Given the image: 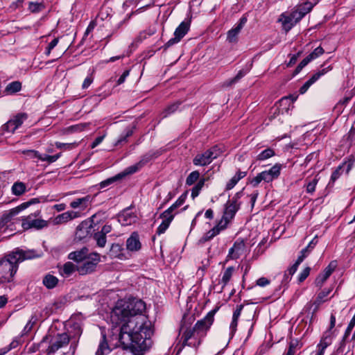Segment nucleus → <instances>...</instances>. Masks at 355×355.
<instances>
[{
    "instance_id": "c03bdc74",
    "label": "nucleus",
    "mask_w": 355,
    "mask_h": 355,
    "mask_svg": "<svg viewBox=\"0 0 355 355\" xmlns=\"http://www.w3.org/2000/svg\"><path fill=\"white\" fill-rule=\"evenodd\" d=\"M180 105V102L177 101L170 105H168L163 112L164 117H166L168 115L174 113Z\"/></svg>"
},
{
    "instance_id": "412c9836",
    "label": "nucleus",
    "mask_w": 355,
    "mask_h": 355,
    "mask_svg": "<svg viewBox=\"0 0 355 355\" xmlns=\"http://www.w3.org/2000/svg\"><path fill=\"white\" fill-rule=\"evenodd\" d=\"M119 222L122 225H130L132 223H135L137 216L128 211H124L119 216Z\"/></svg>"
},
{
    "instance_id": "5fc2aeb1",
    "label": "nucleus",
    "mask_w": 355,
    "mask_h": 355,
    "mask_svg": "<svg viewBox=\"0 0 355 355\" xmlns=\"http://www.w3.org/2000/svg\"><path fill=\"white\" fill-rule=\"evenodd\" d=\"M121 178V176H119V174L114 177H112L111 178H108L103 182H101L100 185L101 188L106 187L107 186L110 185V184L115 182L116 180H119Z\"/></svg>"
},
{
    "instance_id": "c85d7f7f",
    "label": "nucleus",
    "mask_w": 355,
    "mask_h": 355,
    "mask_svg": "<svg viewBox=\"0 0 355 355\" xmlns=\"http://www.w3.org/2000/svg\"><path fill=\"white\" fill-rule=\"evenodd\" d=\"M42 283L47 288L52 289L57 286L58 279L52 275L48 274L43 278Z\"/></svg>"
},
{
    "instance_id": "393cba45",
    "label": "nucleus",
    "mask_w": 355,
    "mask_h": 355,
    "mask_svg": "<svg viewBox=\"0 0 355 355\" xmlns=\"http://www.w3.org/2000/svg\"><path fill=\"white\" fill-rule=\"evenodd\" d=\"M354 162L352 161H349L348 163H345L343 165H340L337 167V168L332 173L331 176L330 182L334 183L341 175V170L344 165L347 164L346 172L348 173L349 171L352 169Z\"/></svg>"
},
{
    "instance_id": "6e6552de",
    "label": "nucleus",
    "mask_w": 355,
    "mask_h": 355,
    "mask_svg": "<svg viewBox=\"0 0 355 355\" xmlns=\"http://www.w3.org/2000/svg\"><path fill=\"white\" fill-rule=\"evenodd\" d=\"M10 254L14 255L15 259H16V262L18 265L19 263L25 260L38 258L42 256L41 251H37L35 250H22L19 248H17L15 251L10 252Z\"/></svg>"
},
{
    "instance_id": "ddd939ff",
    "label": "nucleus",
    "mask_w": 355,
    "mask_h": 355,
    "mask_svg": "<svg viewBox=\"0 0 355 355\" xmlns=\"http://www.w3.org/2000/svg\"><path fill=\"white\" fill-rule=\"evenodd\" d=\"M247 21V18L243 17L240 19L239 21L236 26L230 29L227 34V40L230 43H235L237 42L238 35L243 28Z\"/></svg>"
},
{
    "instance_id": "e2e57ef3",
    "label": "nucleus",
    "mask_w": 355,
    "mask_h": 355,
    "mask_svg": "<svg viewBox=\"0 0 355 355\" xmlns=\"http://www.w3.org/2000/svg\"><path fill=\"white\" fill-rule=\"evenodd\" d=\"M132 135V130H128L125 135H121L119 139H118L116 145L120 144L122 142H124L126 141V139L131 136Z\"/></svg>"
},
{
    "instance_id": "72a5a7b5",
    "label": "nucleus",
    "mask_w": 355,
    "mask_h": 355,
    "mask_svg": "<svg viewBox=\"0 0 355 355\" xmlns=\"http://www.w3.org/2000/svg\"><path fill=\"white\" fill-rule=\"evenodd\" d=\"M123 248L119 243H113L110 248V255L112 257L121 259L123 257Z\"/></svg>"
},
{
    "instance_id": "9b49d317",
    "label": "nucleus",
    "mask_w": 355,
    "mask_h": 355,
    "mask_svg": "<svg viewBox=\"0 0 355 355\" xmlns=\"http://www.w3.org/2000/svg\"><path fill=\"white\" fill-rule=\"evenodd\" d=\"M27 119V115L24 113L17 114L13 119L9 120L3 125V128L10 132H14Z\"/></svg>"
},
{
    "instance_id": "c9c22d12",
    "label": "nucleus",
    "mask_w": 355,
    "mask_h": 355,
    "mask_svg": "<svg viewBox=\"0 0 355 355\" xmlns=\"http://www.w3.org/2000/svg\"><path fill=\"white\" fill-rule=\"evenodd\" d=\"M142 168V166L138 162L137 163L127 167L121 173L119 174V176L123 178L127 175L133 174L139 171Z\"/></svg>"
},
{
    "instance_id": "49530a36",
    "label": "nucleus",
    "mask_w": 355,
    "mask_h": 355,
    "mask_svg": "<svg viewBox=\"0 0 355 355\" xmlns=\"http://www.w3.org/2000/svg\"><path fill=\"white\" fill-rule=\"evenodd\" d=\"M94 239L96 241V243L99 247H104L106 243V236L100 233L99 232L96 233L94 236Z\"/></svg>"
},
{
    "instance_id": "7c9ffc66",
    "label": "nucleus",
    "mask_w": 355,
    "mask_h": 355,
    "mask_svg": "<svg viewBox=\"0 0 355 355\" xmlns=\"http://www.w3.org/2000/svg\"><path fill=\"white\" fill-rule=\"evenodd\" d=\"M162 218V223L159 225L157 229V234H162L166 232V230L168 228L171 223L173 219L171 218V216H161Z\"/></svg>"
},
{
    "instance_id": "f257e3e1",
    "label": "nucleus",
    "mask_w": 355,
    "mask_h": 355,
    "mask_svg": "<svg viewBox=\"0 0 355 355\" xmlns=\"http://www.w3.org/2000/svg\"><path fill=\"white\" fill-rule=\"evenodd\" d=\"M145 303L137 299L117 302L112 311L111 320L121 325L119 341L124 349L141 355L148 349L152 334L150 323L143 315Z\"/></svg>"
},
{
    "instance_id": "13d9d810",
    "label": "nucleus",
    "mask_w": 355,
    "mask_h": 355,
    "mask_svg": "<svg viewBox=\"0 0 355 355\" xmlns=\"http://www.w3.org/2000/svg\"><path fill=\"white\" fill-rule=\"evenodd\" d=\"M291 15L292 16L293 19H294L293 21H295V23L297 24L298 21H300L303 17L304 16H302V15L300 13V12H299L297 8H295V9L290 13Z\"/></svg>"
},
{
    "instance_id": "de8ad7c7",
    "label": "nucleus",
    "mask_w": 355,
    "mask_h": 355,
    "mask_svg": "<svg viewBox=\"0 0 355 355\" xmlns=\"http://www.w3.org/2000/svg\"><path fill=\"white\" fill-rule=\"evenodd\" d=\"M337 267V263L336 261H332L329 264L324 268L322 272L323 274L329 277Z\"/></svg>"
},
{
    "instance_id": "79ce46f5",
    "label": "nucleus",
    "mask_w": 355,
    "mask_h": 355,
    "mask_svg": "<svg viewBox=\"0 0 355 355\" xmlns=\"http://www.w3.org/2000/svg\"><path fill=\"white\" fill-rule=\"evenodd\" d=\"M205 178L200 179L198 182V183L193 187V189L191 190L192 198L194 199L196 197H197L199 195L200 191H201L202 188L203 187V186L205 184Z\"/></svg>"
},
{
    "instance_id": "e433bc0d",
    "label": "nucleus",
    "mask_w": 355,
    "mask_h": 355,
    "mask_svg": "<svg viewBox=\"0 0 355 355\" xmlns=\"http://www.w3.org/2000/svg\"><path fill=\"white\" fill-rule=\"evenodd\" d=\"M282 168V165L281 164L277 163L269 170H266V171L272 177L273 180H275L277 179L280 175Z\"/></svg>"
},
{
    "instance_id": "680f3d73",
    "label": "nucleus",
    "mask_w": 355,
    "mask_h": 355,
    "mask_svg": "<svg viewBox=\"0 0 355 355\" xmlns=\"http://www.w3.org/2000/svg\"><path fill=\"white\" fill-rule=\"evenodd\" d=\"M93 81H94V78L92 74L87 76L83 83L82 88L84 89L88 88L91 85V84L93 83Z\"/></svg>"
},
{
    "instance_id": "f8f14e48",
    "label": "nucleus",
    "mask_w": 355,
    "mask_h": 355,
    "mask_svg": "<svg viewBox=\"0 0 355 355\" xmlns=\"http://www.w3.org/2000/svg\"><path fill=\"white\" fill-rule=\"evenodd\" d=\"M94 197L90 195H87L82 198H75L70 202V207L74 209H78L80 211H84L91 205Z\"/></svg>"
},
{
    "instance_id": "338daca9",
    "label": "nucleus",
    "mask_w": 355,
    "mask_h": 355,
    "mask_svg": "<svg viewBox=\"0 0 355 355\" xmlns=\"http://www.w3.org/2000/svg\"><path fill=\"white\" fill-rule=\"evenodd\" d=\"M256 284L259 286L263 287L270 284V280L266 277H260L257 280Z\"/></svg>"
},
{
    "instance_id": "20e7f679",
    "label": "nucleus",
    "mask_w": 355,
    "mask_h": 355,
    "mask_svg": "<svg viewBox=\"0 0 355 355\" xmlns=\"http://www.w3.org/2000/svg\"><path fill=\"white\" fill-rule=\"evenodd\" d=\"M70 340V338L66 333L58 334L55 336L48 335L45 336L42 343H49V345L46 349L48 354H53L59 349L67 346Z\"/></svg>"
},
{
    "instance_id": "864d4df0",
    "label": "nucleus",
    "mask_w": 355,
    "mask_h": 355,
    "mask_svg": "<svg viewBox=\"0 0 355 355\" xmlns=\"http://www.w3.org/2000/svg\"><path fill=\"white\" fill-rule=\"evenodd\" d=\"M318 179L316 178H313L311 182H309L306 185V191L308 193H313L315 190V187L318 184Z\"/></svg>"
},
{
    "instance_id": "b1692460",
    "label": "nucleus",
    "mask_w": 355,
    "mask_h": 355,
    "mask_svg": "<svg viewBox=\"0 0 355 355\" xmlns=\"http://www.w3.org/2000/svg\"><path fill=\"white\" fill-rule=\"evenodd\" d=\"M111 349L106 340L105 334H103L102 339L99 343L96 355H107L110 352Z\"/></svg>"
},
{
    "instance_id": "a878e982",
    "label": "nucleus",
    "mask_w": 355,
    "mask_h": 355,
    "mask_svg": "<svg viewBox=\"0 0 355 355\" xmlns=\"http://www.w3.org/2000/svg\"><path fill=\"white\" fill-rule=\"evenodd\" d=\"M12 193L16 196H20L26 191V185L22 182H15L11 187Z\"/></svg>"
},
{
    "instance_id": "8fccbe9b",
    "label": "nucleus",
    "mask_w": 355,
    "mask_h": 355,
    "mask_svg": "<svg viewBox=\"0 0 355 355\" xmlns=\"http://www.w3.org/2000/svg\"><path fill=\"white\" fill-rule=\"evenodd\" d=\"M242 196L243 190L236 193L235 195L232 197V198L231 200H229L227 202L234 205H239V207H240L241 202L239 200L242 197Z\"/></svg>"
},
{
    "instance_id": "bb28decb",
    "label": "nucleus",
    "mask_w": 355,
    "mask_h": 355,
    "mask_svg": "<svg viewBox=\"0 0 355 355\" xmlns=\"http://www.w3.org/2000/svg\"><path fill=\"white\" fill-rule=\"evenodd\" d=\"M226 227H222L220 225V222L216 225L214 227H213L211 230H210L209 232H207L202 238V240L203 241H207L213 239L214 236L218 235L220 231L225 230Z\"/></svg>"
},
{
    "instance_id": "2eb2a0df",
    "label": "nucleus",
    "mask_w": 355,
    "mask_h": 355,
    "mask_svg": "<svg viewBox=\"0 0 355 355\" xmlns=\"http://www.w3.org/2000/svg\"><path fill=\"white\" fill-rule=\"evenodd\" d=\"M80 216V211H68L55 217L53 220V223L54 225L64 224Z\"/></svg>"
},
{
    "instance_id": "7ed1b4c3",
    "label": "nucleus",
    "mask_w": 355,
    "mask_h": 355,
    "mask_svg": "<svg viewBox=\"0 0 355 355\" xmlns=\"http://www.w3.org/2000/svg\"><path fill=\"white\" fill-rule=\"evenodd\" d=\"M18 264L14 255L9 253L0 259V283H8L13 280V277L18 270Z\"/></svg>"
},
{
    "instance_id": "58836bf2",
    "label": "nucleus",
    "mask_w": 355,
    "mask_h": 355,
    "mask_svg": "<svg viewBox=\"0 0 355 355\" xmlns=\"http://www.w3.org/2000/svg\"><path fill=\"white\" fill-rule=\"evenodd\" d=\"M324 53V50L322 47L318 46L315 48L313 52H311L309 55H308L305 60L309 63L311 61L316 59L321 55H322Z\"/></svg>"
},
{
    "instance_id": "09e8293b",
    "label": "nucleus",
    "mask_w": 355,
    "mask_h": 355,
    "mask_svg": "<svg viewBox=\"0 0 355 355\" xmlns=\"http://www.w3.org/2000/svg\"><path fill=\"white\" fill-rule=\"evenodd\" d=\"M28 8L32 12H39L44 8V5L40 3L30 2Z\"/></svg>"
},
{
    "instance_id": "a211bd4d",
    "label": "nucleus",
    "mask_w": 355,
    "mask_h": 355,
    "mask_svg": "<svg viewBox=\"0 0 355 355\" xmlns=\"http://www.w3.org/2000/svg\"><path fill=\"white\" fill-rule=\"evenodd\" d=\"M293 20L290 13H282L278 21L282 23L283 29L288 32L296 24Z\"/></svg>"
},
{
    "instance_id": "0e129e2a",
    "label": "nucleus",
    "mask_w": 355,
    "mask_h": 355,
    "mask_svg": "<svg viewBox=\"0 0 355 355\" xmlns=\"http://www.w3.org/2000/svg\"><path fill=\"white\" fill-rule=\"evenodd\" d=\"M58 43V38L53 39L48 45L46 51V54L49 55L51 51Z\"/></svg>"
},
{
    "instance_id": "39448f33",
    "label": "nucleus",
    "mask_w": 355,
    "mask_h": 355,
    "mask_svg": "<svg viewBox=\"0 0 355 355\" xmlns=\"http://www.w3.org/2000/svg\"><path fill=\"white\" fill-rule=\"evenodd\" d=\"M100 261L101 258L99 254L91 253L82 263L76 266V270L80 275L92 273L96 270V266Z\"/></svg>"
},
{
    "instance_id": "473e14b6",
    "label": "nucleus",
    "mask_w": 355,
    "mask_h": 355,
    "mask_svg": "<svg viewBox=\"0 0 355 355\" xmlns=\"http://www.w3.org/2000/svg\"><path fill=\"white\" fill-rule=\"evenodd\" d=\"M159 155L160 153L159 151H149L141 157L139 162L143 167L148 162L155 157H157Z\"/></svg>"
},
{
    "instance_id": "69168bd1",
    "label": "nucleus",
    "mask_w": 355,
    "mask_h": 355,
    "mask_svg": "<svg viewBox=\"0 0 355 355\" xmlns=\"http://www.w3.org/2000/svg\"><path fill=\"white\" fill-rule=\"evenodd\" d=\"M238 180L233 176L227 183L225 189L230 190L233 189L235 187V185L238 183Z\"/></svg>"
},
{
    "instance_id": "6e6d98bb",
    "label": "nucleus",
    "mask_w": 355,
    "mask_h": 355,
    "mask_svg": "<svg viewBox=\"0 0 355 355\" xmlns=\"http://www.w3.org/2000/svg\"><path fill=\"white\" fill-rule=\"evenodd\" d=\"M245 74V73L242 70L239 71L234 78L227 82L226 85L227 86L232 85V84L239 81L241 78H243Z\"/></svg>"
},
{
    "instance_id": "cd10ccee",
    "label": "nucleus",
    "mask_w": 355,
    "mask_h": 355,
    "mask_svg": "<svg viewBox=\"0 0 355 355\" xmlns=\"http://www.w3.org/2000/svg\"><path fill=\"white\" fill-rule=\"evenodd\" d=\"M87 223L83 222L78 225L76 232V237L79 240H82L89 234Z\"/></svg>"
},
{
    "instance_id": "5701e85b",
    "label": "nucleus",
    "mask_w": 355,
    "mask_h": 355,
    "mask_svg": "<svg viewBox=\"0 0 355 355\" xmlns=\"http://www.w3.org/2000/svg\"><path fill=\"white\" fill-rule=\"evenodd\" d=\"M88 250L86 248L69 253L68 257L69 259L73 260L76 262H83L87 257Z\"/></svg>"
},
{
    "instance_id": "aec40b11",
    "label": "nucleus",
    "mask_w": 355,
    "mask_h": 355,
    "mask_svg": "<svg viewBox=\"0 0 355 355\" xmlns=\"http://www.w3.org/2000/svg\"><path fill=\"white\" fill-rule=\"evenodd\" d=\"M274 180L272 177L266 171H263L257 175L256 177L252 178L250 181V184L253 187H257L259 183L262 181L269 183Z\"/></svg>"
},
{
    "instance_id": "603ef678",
    "label": "nucleus",
    "mask_w": 355,
    "mask_h": 355,
    "mask_svg": "<svg viewBox=\"0 0 355 355\" xmlns=\"http://www.w3.org/2000/svg\"><path fill=\"white\" fill-rule=\"evenodd\" d=\"M328 278V276L325 275L323 273H321L316 277L315 280V284L317 286L320 288Z\"/></svg>"
},
{
    "instance_id": "4be33fe9",
    "label": "nucleus",
    "mask_w": 355,
    "mask_h": 355,
    "mask_svg": "<svg viewBox=\"0 0 355 355\" xmlns=\"http://www.w3.org/2000/svg\"><path fill=\"white\" fill-rule=\"evenodd\" d=\"M21 209L19 207H17L15 208H13L5 213L3 214V215L1 217L0 220V226H4L6 225L8 222L11 220V219L16 215H17L20 211Z\"/></svg>"
},
{
    "instance_id": "423d86ee",
    "label": "nucleus",
    "mask_w": 355,
    "mask_h": 355,
    "mask_svg": "<svg viewBox=\"0 0 355 355\" xmlns=\"http://www.w3.org/2000/svg\"><path fill=\"white\" fill-rule=\"evenodd\" d=\"M219 155V149L217 146H214L202 154L196 155V156L193 159V163L196 166H207L214 159L217 158Z\"/></svg>"
},
{
    "instance_id": "4c0bfd02",
    "label": "nucleus",
    "mask_w": 355,
    "mask_h": 355,
    "mask_svg": "<svg viewBox=\"0 0 355 355\" xmlns=\"http://www.w3.org/2000/svg\"><path fill=\"white\" fill-rule=\"evenodd\" d=\"M275 155V153L273 149L272 148H267L261 152L257 156V160L259 161H263L267 159H269L272 157H273Z\"/></svg>"
},
{
    "instance_id": "f3484780",
    "label": "nucleus",
    "mask_w": 355,
    "mask_h": 355,
    "mask_svg": "<svg viewBox=\"0 0 355 355\" xmlns=\"http://www.w3.org/2000/svg\"><path fill=\"white\" fill-rule=\"evenodd\" d=\"M22 226L25 229L36 228L41 229L47 226V222L42 219H32L31 216H28L23 220Z\"/></svg>"
},
{
    "instance_id": "bf43d9fd",
    "label": "nucleus",
    "mask_w": 355,
    "mask_h": 355,
    "mask_svg": "<svg viewBox=\"0 0 355 355\" xmlns=\"http://www.w3.org/2000/svg\"><path fill=\"white\" fill-rule=\"evenodd\" d=\"M39 202H40L39 199L32 198L29 201L21 204L20 205H19V207L21 209V210L22 211V210L25 209L26 208H27L28 206H30L33 204L38 203Z\"/></svg>"
},
{
    "instance_id": "3c124183",
    "label": "nucleus",
    "mask_w": 355,
    "mask_h": 355,
    "mask_svg": "<svg viewBox=\"0 0 355 355\" xmlns=\"http://www.w3.org/2000/svg\"><path fill=\"white\" fill-rule=\"evenodd\" d=\"M301 263H302V257H297L295 263L286 270L288 272V275H293L297 271L298 266Z\"/></svg>"
},
{
    "instance_id": "a18cd8bd",
    "label": "nucleus",
    "mask_w": 355,
    "mask_h": 355,
    "mask_svg": "<svg viewBox=\"0 0 355 355\" xmlns=\"http://www.w3.org/2000/svg\"><path fill=\"white\" fill-rule=\"evenodd\" d=\"M178 208V205L174 202L168 209L161 214V216H171V218L173 219L177 214L176 209Z\"/></svg>"
},
{
    "instance_id": "4468645a",
    "label": "nucleus",
    "mask_w": 355,
    "mask_h": 355,
    "mask_svg": "<svg viewBox=\"0 0 355 355\" xmlns=\"http://www.w3.org/2000/svg\"><path fill=\"white\" fill-rule=\"evenodd\" d=\"M245 245L243 240H237L230 249L227 254V259H237L245 251Z\"/></svg>"
},
{
    "instance_id": "f03ea898",
    "label": "nucleus",
    "mask_w": 355,
    "mask_h": 355,
    "mask_svg": "<svg viewBox=\"0 0 355 355\" xmlns=\"http://www.w3.org/2000/svg\"><path fill=\"white\" fill-rule=\"evenodd\" d=\"M216 311L217 309L210 311L202 320H198L192 329H187L184 332L182 336L183 346L197 347L200 344L202 338L214 322Z\"/></svg>"
},
{
    "instance_id": "37998d69",
    "label": "nucleus",
    "mask_w": 355,
    "mask_h": 355,
    "mask_svg": "<svg viewBox=\"0 0 355 355\" xmlns=\"http://www.w3.org/2000/svg\"><path fill=\"white\" fill-rule=\"evenodd\" d=\"M200 177V173L198 171H194L191 172L186 180V184L189 186L193 184Z\"/></svg>"
},
{
    "instance_id": "4d7b16f0",
    "label": "nucleus",
    "mask_w": 355,
    "mask_h": 355,
    "mask_svg": "<svg viewBox=\"0 0 355 355\" xmlns=\"http://www.w3.org/2000/svg\"><path fill=\"white\" fill-rule=\"evenodd\" d=\"M310 271H311V268L310 267H306L305 268L300 274L299 275V282H302L303 281H304L307 277L309 276V273H310Z\"/></svg>"
},
{
    "instance_id": "774afa93",
    "label": "nucleus",
    "mask_w": 355,
    "mask_h": 355,
    "mask_svg": "<svg viewBox=\"0 0 355 355\" xmlns=\"http://www.w3.org/2000/svg\"><path fill=\"white\" fill-rule=\"evenodd\" d=\"M297 344L291 343L289 345L288 349L286 355H295L297 352Z\"/></svg>"
},
{
    "instance_id": "a19ab883",
    "label": "nucleus",
    "mask_w": 355,
    "mask_h": 355,
    "mask_svg": "<svg viewBox=\"0 0 355 355\" xmlns=\"http://www.w3.org/2000/svg\"><path fill=\"white\" fill-rule=\"evenodd\" d=\"M297 10L300 12L302 16L309 12L313 8V4L310 2L306 1L296 7Z\"/></svg>"
},
{
    "instance_id": "052dcab7",
    "label": "nucleus",
    "mask_w": 355,
    "mask_h": 355,
    "mask_svg": "<svg viewBox=\"0 0 355 355\" xmlns=\"http://www.w3.org/2000/svg\"><path fill=\"white\" fill-rule=\"evenodd\" d=\"M88 123H79V124H77V125H72L70 127L71 131H73V132H80V131H83L85 129V128L87 126H88Z\"/></svg>"
},
{
    "instance_id": "9d476101",
    "label": "nucleus",
    "mask_w": 355,
    "mask_h": 355,
    "mask_svg": "<svg viewBox=\"0 0 355 355\" xmlns=\"http://www.w3.org/2000/svg\"><path fill=\"white\" fill-rule=\"evenodd\" d=\"M240 209L239 205H234L227 202L225 205V211L222 219L219 221L222 227H226L227 224L234 217L236 211Z\"/></svg>"
},
{
    "instance_id": "1a4fd4ad",
    "label": "nucleus",
    "mask_w": 355,
    "mask_h": 355,
    "mask_svg": "<svg viewBox=\"0 0 355 355\" xmlns=\"http://www.w3.org/2000/svg\"><path fill=\"white\" fill-rule=\"evenodd\" d=\"M18 153L24 155L28 159L37 158L41 161L48 162L49 163H53L57 161L60 157V154L54 155H41L38 151L35 150H19Z\"/></svg>"
},
{
    "instance_id": "2f4dec72",
    "label": "nucleus",
    "mask_w": 355,
    "mask_h": 355,
    "mask_svg": "<svg viewBox=\"0 0 355 355\" xmlns=\"http://www.w3.org/2000/svg\"><path fill=\"white\" fill-rule=\"evenodd\" d=\"M21 89V83L19 81L10 83L6 87L4 92L6 94H13L19 92Z\"/></svg>"
},
{
    "instance_id": "c756f323",
    "label": "nucleus",
    "mask_w": 355,
    "mask_h": 355,
    "mask_svg": "<svg viewBox=\"0 0 355 355\" xmlns=\"http://www.w3.org/2000/svg\"><path fill=\"white\" fill-rule=\"evenodd\" d=\"M189 25L188 23L182 21L174 32V36L178 37L180 40L188 32Z\"/></svg>"
},
{
    "instance_id": "6ab92c4d",
    "label": "nucleus",
    "mask_w": 355,
    "mask_h": 355,
    "mask_svg": "<svg viewBox=\"0 0 355 355\" xmlns=\"http://www.w3.org/2000/svg\"><path fill=\"white\" fill-rule=\"evenodd\" d=\"M126 247L128 250L137 251L141 248V243L139 236L137 233L133 232L130 237L126 241Z\"/></svg>"
},
{
    "instance_id": "0eeeda50",
    "label": "nucleus",
    "mask_w": 355,
    "mask_h": 355,
    "mask_svg": "<svg viewBox=\"0 0 355 355\" xmlns=\"http://www.w3.org/2000/svg\"><path fill=\"white\" fill-rule=\"evenodd\" d=\"M336 324V317L334 314L331 315L330 317V324L329 329L324 331L320 343L318 344V347L320 348V351L317 354L323 355L324 349L331 344L332 338L334 336V331L332 329L334 328Z\"/></svg>"
},
{
    "instance_id": "ea45409f",
    "label": "nucleus",
    "mask_w": 355,
    "mask_h": 355,
    "mask_svg": "<svg viewBox=\"0 0 355 355\" xmlns=\"http://www.w3.org/2000/svg\"><path fill=\"white\" fill-rule=\"evenodd\" d=\"M234 268L232 266L228 267L223 274V277L221 279V282L223 284V288L227 284V283L231 279V277L233 275Z\"/></svg>"
},
{
    "instance_id": "f704fd0d",
    "label": "nucleus",
    "mask_w": 355,
    "mask_h": 355,
    "mask_svg": "<svg viewBox=\"0 0 355 355\" xmlns=\"http://www.w3.org/2000/svg\"><path fill=\"white\" fill-rule=\"evenodd\" d=\"M76 266L71 262H67L64 264L60 273L62 276L69 277L76 270Z\"/></svg>"
},
{
    "instance_id": "dca6fc26",
    "label": "nucleus",
    "mask_w": 355,
    "mask_h": 355,
    "mask_svg": "<svg viewBox=\"0 0 355 355\" xmlns=\"http://www.w3.org/2000/svg\"><path fill=\"white\" fill-rule=\"evenodd\" d=\"M331 68L329 66L323 68L321 70L313 74L300 89L299 92L301 94H304L309 88L316 82L322 76L325 74L327 71H330Z\"/></svg>"
}]
</instances>
